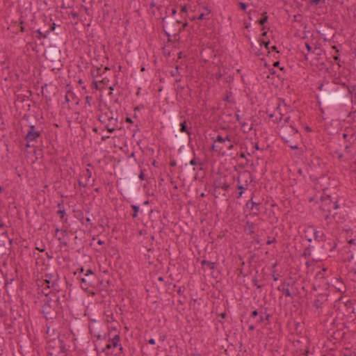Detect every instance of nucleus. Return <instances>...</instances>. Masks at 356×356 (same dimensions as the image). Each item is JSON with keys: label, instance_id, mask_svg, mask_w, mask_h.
Masks as SVG:
<instances>
[{"label": "nucleus", "instance_id": "26", "mask_svg": "<svg viewBox=\"0 0 356 356\" xmlns=\"http://www.w3.org/2000/svg\"><path fill=\"white\" fill-rule=\"evenodd\" d=\"M175 137L177 139V142L179 144L181 145V146H184V145L186 144V138L185 135L178 133V132H176Z\"/></svg>", "mask_w": 356, "mask_h": 356}, {"label": "nucleus", "instance_id": "21", "mask_svg": "<svg viewBox=\"0 0 356 356\" xmlns=\"http://www.w3.org/2000/svg\"><path fill=\"white\" fill-rule=\"evenodd\" d=\"M260 203H257L253 201V198L252 197L250 200H248L245 204V207L248 209H250V210L255 209L257 211V213H255V215L258 214V212L259 211V205Z\"/></svg>", "mask_w": 356, "mask_h": 356}, {"label": "nucleus", "instance_id": "49", "mask_svg": "<svg viewBox=\"0 0 356 356\" xmlns=\"http://www.w3.org/2000/svg\"><path fill=\"white\" fill-rule=\"evenodd\" d=\"M95 337L98 340H101V339L105 340L106 339V337H107V334H104V335H102L100 333H97V334L95 335Z\"/></svg>", "mask_w": 356, "mask_h": 356}, {"label": "nucleus", "instance_id": "57", "mask_svg": "<svg viewBox=\"0 0 356 356\" xmlns=\"http://www.w3.org/2000/svg\"><path fill=\"white\" fill-rule=\"evenodd\" d=\"M92 99V97L91 96H86V104L88 105L89 106H91V100Z\"/></svg>", "mask_w": 356, "mask_h": 356}, {"label": "nucleus", "instance_id": "11", "mask_svg": "<svg viewBox=\"0 0 356 356\" xmlns=\"http://www.w3.org/2000/svg\"><path fill=\"white\" fill-rule=\"evenodd\" d=\"M42 294L44 296V298L42 300H47L49 298H52L51 296H62L64 294L63 291H60L58 289L57 290H53L49 285H46L41 290Z\"/></svg>", "mask_w": 356, "mask_h": 356}, {"label": "nucleus", "instance_id": "52", "mask_svg": "<svg viewBox=\"0 0 356 356\" xmlns=\"http://www.w3.org/2000/svg\"><path fill=\"white\" fill-rule=\"evenodd\" d=\"M238 6H239L240 8L243 11H245L247 9V7H248V4H246L245 3H243V2H239Z\"/></svg>", "mask_w": 356, "mask_h": 356}, {"label": "nucleus", "instance_id": "51", "mask_svg": "<svg viewBox=\"0 0 356 356\" xmlns=\"http://www.w3.org/2000/svg\"><path fill=\"white\" fill-rule=\"evenodd\" d=\"M23 24H24V20L20 19L19 22V24H20V27H19V31L22 32V33H23V32H24L26 31L25 27L23 26Z\"/></svg>", "mask_w": 356, "mask_h": 356}, {"label": "nucleus", "instance_id": "61", "mask_svg": "<svg viewBox=\"0 0 356 356\" xmlns=\"http://www.w3.org/2000/svg\"><path fill=\"white\" fill-rule=\"evenodd\" d=\"M237 189L242 193H244V191L247 189L245 187H244L243 185L239 184L237 186Z\"/></svg>", "mask_w": 356, "mask_h": 356}, {"label": "nucleus", "instance_id": "31", "mask_svg": "<svg viewBox=\"0 0 356 356\" xmlns=\"http://www.w3.org/2000/svg\"><path fill=\"white\" fill-rule=\"evenodd\" d=\"M311 254H312V246L310 245H309L308 247H307L305 249V250L303 251V252L301 254V257L307 259L309 257H310Z\"/></svg>", "mask_w": 356, "mask_h": 356}, {"label": "nucleus", "instance_id": "10", "mask_svg": "<svg viewBox=\"0 0 356 356\" xmlns=\"http://www.w3.org/2000/svg\"><path fill=\"white\" fill-rule=\"evenodd\" d=\"M58 280L59 277L57 273H45L42 286L45 284L46 285H49L53 290H57L59 286Z\"/></svg>", "mask_w": 356, "mask_h": 356}, {"label": "nucleus", "instance_id": "53", "mask_svg": "<svg viewBox=\"0 0 356 356\" xmlns=\"http://www.w3.org/2000/svg\"><path fill=\"white\" fill-rule=\"evenodd\" d=\"M311 6H317L322 0H308Z\"/></svg>", "mask_w": 356, "mask_h": 356}, {"label": "nucleus", "instance_id": "23", "mask_svg": "<svg viewBox=\"0 0 356 356\" xmlns=\"http://www.w3.org/2000/svg\"><path fill=\"white\" fill-rule=\"evenodd\" d=\"M178 151H179V153L181 154V159L184 161H186L189 159L190 154L187 151L186 148H185L184 146H181L179 147V149H178Z\"/></svg>", "mask_w": 356, "mask_h": 356}, {"label": "nucleus", "instance_id": "36", "mask_svg": "<svg viewBox=\"0 0 356 356\" xmlns=\"http://www.w3.org/2000/svg\"><path fill=\"white\" fill-rule=\"evenodd\" d=\"M101 67H97L96 69L91 70V75L93 78L97 77L101 75Z\"/></svg>", "mask_w": 356, "mask_h": 356}, {"label": "nucleus", "instance_id": "63", "mask_svg": "<svg viewBox=\"0 0 356 356\" xmlns=\"http://www.w3.org/2000/svg\"><path fill=\"white\" fill-rule=\"evenodd\" d=\"M92 88H95L96 90L99 89L98 83L97 81L93 80L92 82Z\"/></svg>", "mask_w": 356, "mask_h": 356}, {"label": "nucleus", "instance_id": "59", "mask_svg": "<svg viewBox=\"0 0 356 356\" xmlns=\"http://www.w3.org/2000/svg\"><path fill=\"white\" fill-rule=\"evenodd\" d=\"M188 26V24L186 22H184L181 26L179 25V29H180V33L181 31H183L186 29V27H187Z\"/></svg>", "mask_w": 356, "mask_h": 356}, {"label": "nucleus", "instance_id": "8", "mask_svg": "<svg viewBox=\"0 0 356 356\" xmlns=\"http://www.w3.org/2000/svg\"><path fill=\"white\" fill-rule=\"evenodd\" d=\"M42 130H38L35 125H30L27 134L25 136L26 141V147H31L34 144H31L33 142H37L38 138H42Z\"/></svg>", "mask_w": 356, "mask_h": 356}, {"label": "nucleus", "instance_id": "45", "mask_svg": "<svg viewBox=\"0 0 356 356\" xmlns=\"http://www.w3.org/2000/svg\"><path fill=\"white\" fill-rule=\"evenodd\" d=\"M172 127H173V128L176 131L177 130V129H178V122H177V118H175V115L173 116V119H172Z\"/></svg>", "mask_w": 356, "mask_h": 356}, {"label": "nucleus", "instance_id": "29", "mask_svg": "<svg viewBox=\"0 0 356 356\" xmlns=\"http://www.w3.org/2000/svg\"><path fill=\"white\" fill-rule=\"evenodd\" d=\"M200 263H201V265L202 266H206L210 270H214L216 268V263L211 262V261H207L206 259L202 260Z\"/></svg>", "mask_w": 356, "mask_h": 356}, {"label": "nucleus", "instance_id": "5", "mask_svg": "<svg viewBox=\"0 0 356 356\" xmlns=\"http://www.w3.org/2000/svg\"><path fill=\"white\" fill-rule=\"evenodd\" d=\"M98 120L102 124H105L104 129L109 133H113L118 127V120L113 116L112 111L99 114Z\"/></svg>", "mask_w": 356, "mask_h": 356}, {"label": "nucleus", "instance_id": "60", "mask_svg": "<svg viewBox=\"0 0 356 356\" xmlns=\"http://www.w3.org/2000/svg\"><path fill=\"white\" fill-rule=\"evenodd\" d=\"M0 228L2 229H5L6 228V225L4 223L2 218L0 216Z\"/></svg>", "mask_w": 356, "mask_h": 356}, {"label": "nucleus", "instance_id": "2", "mask_svg": "<svg viewBox=\"0 0 356 356\" xmlns=\"http://www.w3.org/2000/svg\"><path fill=\"white\" fill-rule=\"evenodd\" d=\"M51 296L47 300H41V313L49 323L63 316V303L67 300L65 294Z\"/></svg>", "mask_w": 356, "mask_h": 356}, {"label": "nucleus", "instance_id": "18", "mask_svg": "<svg viewBox=\"0 0 356 356\" xmlns=\"http://www.w3.org/2000/svg\"><path fill=\"white\" fill-rule=\"evenodd\" d=\"M46 30L49 32V35L51 32H54L56 35H58V27H60V25H56V23L52 20L51 18H50L49 21L48 22L47 24L45 25Z\"/></svg>", "mask_w": 356, "mask_h": 356}, {"label": "nucleus", "instance_id": "62", "mask_svg": "<svg viewBox=\"0 0 356 356\" xmlns=\"http://www.w3.org/2000/svg\"><path fill=\"white\" fill-rule=\"evenodd\" d=\"M58 240L59 241L60 245H62V246L63 245V246H67V241H63L62 238L59 237L58 238Z\"/></svg>", "mask_w": 356, "mask_h": 356}, {"label": "nucleus", "instance_id": "64", "mask_svg": "<svg viewBox=\"0 0 356 356\" xmlns=\"http://www.w3.org/2000/svg\"><path fill=\"white\" fill-rule=\"evenodd\" d=\"M270 43V42L269 40L267 42H266V41L262 42V44H264V47L268 50L269 49Z\"/></svg>", "mask_w": 356, "mask_h": 356}, {"label": "nucleus", "instance_id": "35", "mask_svg": "<svg viewBox=\"0 0 356 356\" xmlns=\"http://www.w3.org/2000/svg\"><path fill=\"white\" fill-rule=\"evenodd\" d=\"M47 87H48V85L47 83H45L42 87V96L45 98L46 101H51V97L49 96H48L47 95H45L44 94V90L47 92H48V89H47Z\"/></svg>", "mask_w": 356, "mask_h": 356}, {"label": "nucleus", "instance_id": "38", "mask_svg": "<svg viewBox=\"0 0 356 356\" xmlns=\"http://www.w3.org/2000/svg\"><path fill=\"white\" fill-rule=\"evenodd\" d=\"M76 218L80 220V222L83 224V219H84V216H83V213L81 211H78L76 212Z\"/></svg>", "mask_w": 356, "mask_h": 356}, {"label": "nucleus", "instance_id": "19", "mask_svg": "<svg viewBox=\"0 0 356 356\" xmlns=\"http://www.w3.org/2000/svg\"><path fill=\"white\" fill-rule=\"evenodd\" d=\"M95 277H90L88 276H83L81 278V287L83 289H88V287L94 286V281Z\"/></svg>", "mask_w": 356, "mask_h": 356}, {"label": "nucleus", "instance_id": "33", "mask_svg": "<svg viewBox=\"0 0 356 356\" xmlns=\"http://www.w3.org/2000/svg\"><path fill=\"white\" fill-rule=\"evenodd\" d=\"M134 213L131 214L133 218H136L138 216V211L140 210V207L138 205L132 204L131 206Z\"/></svg>", "mask_w": 356, "mask_h": 356}, {"label": "nucleus", "instance_id": "7", "mask_svg": "<svg viewBox=\"0 0 356 356\" xmlns=\"http://www.w3.org/2000/svg\"><path fill=\"white\" fill-rule=\"evenodd\" d=\"M321 205L320 207L323 213L332 212L339 208L337 200H334L330 195L322 196L321 197Z\"/></svg>", "mask_w": 356, "mask_h": 356}, {"label": "nucleus", "instance_id": "17", "mask_svg": "<svg viewBox=\"0 0 356 356\" xmlns=\"http://www.w3.org/2000/svg\"><path fill=\"white\" fill-rule=\"evenodd\" d=\"M181 119H184L182 122L179 124V131L181 133H186L188 136H190L192 134L191 129L192 128L188 126L187 120H186L185 117L184 115L180 116Z\"/></svg>", "mask_w": 356, "mask_h": 356}, {"label": "nucleus", "instance_id": "34", "mask_svg": "<svg viewBox=\"0 0 356 356\" xmlns=\"http://www.w3.org/2000/svg\"><path fill=\"white\" fill-rule=\"evenodd\" d=\"M105 316H106V322L108 323H111V322H113L114 321V318H113V314L112 313V312L111 311H106L104 313Z\"/></svg>", "mask_w": 356, "mask_h": 356}, {"label": "nucleus", "instance_id": "39", "mask_svg": "<svg viewBox=\"0 0 356 356\" xmlns=\"http://www.w3.org/2000/svg\"><path fill=\"white\" fill-rule=\"evenodd\" d=\"M170 75L172 76H176L180 75L178 65L176 66L175 70L170 71Z\"/></svg>", "mask_w": 356, "mask_h": 356}, {"label": "nucleus", "instance_id": "13", "mask_svg": "<svg viewBox=\"0 0 356 356\" xmlns=\"http://www.w3.org/2000/svg\"><path fill=\"white\" fill-rule=\"evenodd\" d=\"M308 232H312L315 241L318 242L326 241V236L324 232L316 229L314 226L309 227L308 229L305 230V233Z\"/></svg>", "mask_w": 356, "mask_h": 356}, {"label": "nucleus", "instance_id": "25", "mask_svg": "<svg viewBox=\"0 0 356 356\" xmlns=\"http://www.w3.org/2000/svg\"><path fill=\"white\" fill-rule=\"evenodd\" d=\"M337 243L334 240H329L325 245V248L329 249L330 252H333L337 248Z\"/></svg>", "mask_w": 356, "mask_h": 356}, {"label": "nucleus", "instance_id": "48", "mask_svg": "<svg viewBox=\"0 0 356 356\" xmlns=\"http://www.w3.org/2000/svg\"><path fill=\"white\" fill-rule=\"evenodd\" d=\"M3 345H4V339L2 337L0 336V355H2Z\"/></svg>", "mask_w": 356, "mask_h": 356}, {"label": "nucleus", "instance_id": "1", "mask_svg": "<svg viewBox=\"0 0 356 356\" xmlns=\"http://www.w3.org/2000/svg\"><path fill=\"white\" fill-rule=\"evenodd\" d=\"M340 78H336L334 86L330 92L323 91L321 94L323 102L327 105L339 104L346 106L350 103L349 92L345 88V82H340Z\"/></svg>", "mask_w": 356, "mask_h": 356}, {"label": "nucleus", "instance_id": "24", "mask_svg": "<svg viewBox=\"0 0 356 356\" xmlns=\"http://www.w3.org/2000/svg\"><path fill=\"white\" fill-rule=\"evenodd\" d=\"M230 187L229 184L227 183L226 181L222 182L221 181H219L218 183H214V188L215 191H216L217 188H222L225 191H227Z\"/></svg>", "mask_w": 356, "mask_h": 356}, {"label": "nucleus", "instance_id": "56", "mask_svg": "<svg viewBox=\"0 0 356 356\" xmlns=\"http://www.w3.org/2000/svg\"><path fill=\"white\" fill-rule=\"evenodd\" d=\"M268 239L266 241L267 245H271L272 243H276L277 240L275 237H273L272 239L270 238V237H268Z\"/></svg>", "mask_w": 356, "mask_h": 356}, {"label": "nucleus", "instance_id": "14", "mask_svg": "<svg viewBox=\"0 0 356 356\" xmlns=\"http://www.w3.org/2000/svg\"><path fill=\"white\" fill-rule=\"evenodd\" d=\"M32 36L38 40L46 39L49 37V32L46 30V26L40 28L32 31Z\"/></svg>", "mask_w": 356, "mask_h": 356}, {"label": "nucleus", "instance_id": "43", "mask_svg": "<svg viewBox=\"0 0 356 356\" xmlns=\"http://www.w3.org/2000/svg\"><path fill=\"white\" fill-rule=\"evenodd\" d=\"M188 136V146H190V147H191V149H192V151H193V155H195V152L194 147H193V143H192L191 135Z\"/></svg>", "mask_w": 356, "mask_h": 356}, {"label": "nucleus", "instance_id": "42", "mask_svg": "<svg viewBox=\"0 0 356 356\" xmlns=\"http://www.w3.org/2000/svg\"><path fill=\"white\" fill-rule=\"evenodd\" d=\"M225 143L224 138L219 134L217 136L216 139L214 140V143Z\"/></svg>", "mask_w": 356, "mask_h": 356}, {"label": "nucleus", "instance_id": "15", "mask_svg": "<svg viewBox=\"0 0 356 356\" xmlns=\"http://www.w3.org/2000/svg\"><path fill=\"white\" fill-rule=\"evenodd\" d=\"M345 88L349 92L350 102L353 103L355 101V103H356V85L345 83Z\"/></svg>", "mask_w": 356, "mask_h": 356}, {"label": "nucleus", "instance_id": "32", "mask_svg": "<svg viewBox=\"0 0 356 356\" xmlns=\"http://www.w3.org/2000/svg\"><path fill=\"white\" fill-rule=\"evenodd\" d=\"M271 316L272 315L270 314H266L265 317L260 314L259 318L257 320V323L258 324H261L264 321H269Z\"/></svg>", "mask_w": 356, "mask_h": 356}, {"label": "nucleus", "instance_id": "55", "mask_svg": "<svg viewBox=\"0 0 356 356\" xmlns=\"http://www.w3.org/2000/svg\"><path fill=\"white\" fill-rule=\"evenodd\" d=\"M57 207L58 208V210H62V209H65V206H64V202L63 200H61L60 202H59L57 204Z\"/></svg>", "mask_w": 356, "mask_h": 356}, {"label": "nucleus", "instance_id": "4", "mask_svg": "<svg viewBox=\"0 0 356 356\" xmlns=\"http://www.w3.org/2000/svg\"><path fill=\"white\" fill-rule=\"evenodd\" d=\"M48 353L50 356H67L68 348L64 340L54 339L48 343Z\"/></svg>", "mask_w": 356, "mask_h": 356}, {"label": "nucleus", "instance_id": "54", "mask_svg": "<svg viewBox=\"0 0 356 356\" xmlns=\"http://www.w3.org/2000/svg\"><path fill=\"white\" fill-rule=\"evenodd\" d=\"M331 213L332 212L323 213V216L325 220L329 221L331 219Z\"/></svg>", "mask_w": 356, "mask_h": 356}, {"label": "nucleus", "instance_id": "20", "mask_svg": "<svg viewBox=\"0 0 356 356\" xmlns=\"http://www.w3.org/2000/svg\"><path fill=\"white\" fill-rule=\"evenodd\" d=\"M327 299L325 298V295L320 293L317 296V298L314 300L313 305L316 309H321L322 305Z\"/></svg>", "mask_w": 356, "mask_h": 356}, {"label": "nucleus", "instance_id": "28", "mask_svg": "<svg viewBox=\"0 0 356 356\" xmlns=\"http://www.w3.org/2000/svg\"><path fill=\"white\" fill-rule=\"evenodd\" d=\"M56 213L59 216L61 221L64 223H67L68 218L65 212V209L58 210Z\"/></svg>", "mask_w": 356, "mask_h": 356}, {"label": "nucleus", "instance_id": "9", "mask_svg": "<svg viewBox=\"0 0 356 356\" xmlns=\"http://www.w3.org/2000/svg\"><path fill=\"white\" fill-rule=\"evenodd\" d=\"M122 187L126 190L130 196L135 197L136 195V190H139L140 183L139 182L137 176H133L129 181L124 180L122 181Z\"/></svg>", "mask_w": 356, "mask_h": 356}, {"label": "nucleus", "instance_id": "41", "mask_svg": "<svg viewBox=\"0 0 356 356\" xmlns=\"http://www.w3.org/2000/svg\"><path fill=\"white\" fill-rule=\"evenodd\" d=\"M211 148L212 150L218 152H220L221 150L222 149V147L219 146L218 145H216V143L213 144Z\"/></svg>", "mask_w": 356, "mask_h": 356}, {"label": "nucleus", "instance_id": "22", "mask_svg": "<svg viewBox=\"0 0 356 356\" xmlns=\"http://www.w3.org/2000/svg\"><path fill=\"white\" fill-rule=\"evenodd\" d=\"M254 223L250 221H247L244 225V231L247 234L252 235L254 234Z\"/></svg>", "mask_w": 356, "mask_h": 356}, {"label": "nucleus", "instance_id": "58", "mask_svg": "<svg viewBox=\"0 0 356 356\" xmlns=\"http://www.w3.org/2000/svg\"><path fill=\"white\" fill-rule=\"evenodd\" d=\"M259 314V312L257 309H254L252 312L250 314V318H255Z\"/></svg>", "mask_w": 356, "mask_h": 356}, {"label": "nucleus", "instance_id": "40", "mask_svg": "<svg viewBox=\"0 0 356 356\" xmlns=\"http://www.w3.org/2000/svg\"><path fill=\"white\" fill-rule=\"evenodd\" d=\"M184 286H179L177 290V293L178 295L183 296V298L186 299V296L184 295Z\"/></svg>", "mask_w": 356, "mask_h": 356}, {"label": "nucleus", "instance_id": "30", "mask_svg": "<svg viewBox=\"0 0 356 356\" xmlns=\"http://www.w3.org/2000/svg\"><path fill=\"white\" fill-rule=\"evenodd\" d=\"M277 289L279 291H282L286 297H289V298H293L292 293H291V291L289 290V289H288L287 287L277 286Z\"/></svg>", "mask_w": 356, "mask_h": 356}, {"label": "nucleus", "instance_id": "6", "mask_svg": "<svg viewBox=\"0 0 356 356\" xmlns=\"http://www.w3.org/2000/svg\"><path fill=\"white\" fill-rule=\"evenodd\" d=\"M168 26L167 27V30L165 29V27H163V31L165 32V34L168 38V41L172 42V40L170 39V36H172L174 38V42L178 41L179 40V33H180V29H179V24L181 23V21L177 19L173 20L171 19H168Z\"/></svg>", "mask_w": 356, "mask_h": 356}, {"label": "nucleus", "instance_id": "46", "mask_svg": "<svg viewBox=\"0 0 356 356\" xmlns=\"http://www.w3.org/2000/svg\"><path fill=\"white\" fill-rule=\"evenodd\" d=\"M270 49H271L273 51H275V54L273 55V56H274L275 58H278V57H279L278 54H279V53H280V52H279V51H277V47L276 46H275V45H274V46H272V47H270Z\"/></svg>", "mask_w": 356, "mask_h": 356}, {"label": "nucleus", "instance_id": "12", "mask_svg": "<svg viewBox=\"0 0 356 356\" xmlns=\"http://www.w3.org/2000/svg\"><path fill=\"white\" fill-rule=\"evenodd\" d=\"M120 336L119 334H115L112 339H109L105 347L102 349V353H104L106 355H110V350L116 348L118 346Z\"/></svg>", "mask_w": 356, "mask_h": 356}, {"label": "nucleus", "instance_id": "3", "mask_svg": "<svg viewBox=\"0 0 356 356\" xmlns=\"http://www.w3.org/2000/svg\"><path fill=\"white\" fill-rule=\"evenodd\" d=\"M43 55L45 59L51 63L49 67H52V70L55 69L59 70L63 67L61 50L56 44L48 46Z\"/></svg>", "mask_w": 356, "mask_h": 356}, {"label": "nucleus", "instance_id": "44", "mask_svg": "<svg viewBox=\"0 0 356 356\" xmlns=\"http://www.w3.org/2000/svg\"><path fill=\"white\" fill-rule=\"evenodd\" d=\"M83 175L86 177V178L87 179V180H89V179L92 176V172L90 171V170L89 169H86L83 173Z\"/></svg>", "mask_w": 356, "mask_h": 356}, {"label": "nucleus", "instance_id": "27", "mask_svg": "<svg viewBox=\"0 0 356 356\" xmlns=\"http://www.w3.org/2000/svg\"><path fill=\"white\" fill-rule=\"evenodd\" d=\"M268 19V16L267 14V12L264 11L261 13V18H260L257 23L261 26H263L262 29L264 30L265 29L264 24L267 22Z\"/></svg>", "mask_w": 356, "mask_h": 356}, {"label": "nucleus", "instance_id": "47", "mask_svg": "<svg viewBox=\"0 0 356 356\" xmlns=\"http://www.w3.org/2000/svg\"><path fill=\"white\" fill-rule=\"evenodd\" d=\"M85 276L90 277H95V275L91 269L87 270L86 273L85 274Z\"/></svg>", "mask_w": 356, "mask_h": 356}, {"label": "nucleus", "instance_id": "16", "mask_svg": "<svg viewBox=\"0 0 356 356\" xmlns=\"http://www.w3.org/2000/svg\"><path fill=\"white\" fill-rule=\"evenodd\" d=\"M145 170H141L139 175H138L137 178L140 183H141L142 181L145 180L146 183L143 184V189L146 195H150L149 190L147 188V184H150V180L145 178V175L144 173Z\"/></svg>", "mask_w": 356, "mask_h": 356}, {"label": "nucleus", "instance_id": "50", "mask_svg": "<svg viewBox=\"0 0 356 356\" xmlns=\"http://www.w3.org/2000/svg\"><path fill=\"white\" fill-rule=\"evenodd\" d=\"M181 12L185 13V16L184 17V18L188 16V8L186 5L181 6Z\"/></svg>", "mask_w": 356, "mask_h": 356}, {"label": "nucleus", "instance_id": "37", "mask_svg": "<svg viewBox=\"0 0 356 356\" xmlns=\"http://www.w3.org/2000/svg\"><path fill=\"white\" fill-rule=\"evenodd\" d=\"M191 165H201L200 160L195 157V155H194L193 159H192L189 163Z\"/></svg>", "mask_w": 356, "mask_h": 356}]
</instances>
